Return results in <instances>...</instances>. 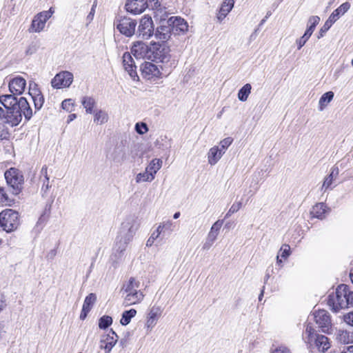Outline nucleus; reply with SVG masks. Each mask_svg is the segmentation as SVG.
<instances>
[{"instance_id": "nucleus-1", "label": "nucleus", "mask_w": 353, "mask_h": 353, "mask_svg": "<svg viewBox=\"0 0 353 353\" xmlns=\"http://www.w3.org/2000/svg\"><path fill=\"white\" fill-rule=\"evenodd\" d=\"M140 283L134 277H130L129 280L123 283L121 292L124 296L123 305L127 307L137 304L141 302L144 295L139 290Z\"/></svg>"}, {"instance_id": "nucleus-2", "label": "nucleus", "mask_w": 353, "mask_h": 353, "mask_svg": "<svg viewBox=\"0 0 353 353\" xmlns=\"http://www.w3.org/2000/svg\"><path fill=\"white\" fill-rule=\"evenodd\" d=\"M170 50L165 43H152L149 48L148 59L169 65L171 68Z\"/></svg>"}, {"instance_id": "nucleus-3", "label": "nucleus", "mask_w": 353, "mask_h": 353, "mask_svg": "<svg viewBox=\"0 0 353 353\" xmlns=\"http://www.w3.org/2000/svg\"><path fill=\"white\" fill-rule=\"evenodd\" d=\"M350 288L345 284L339 285L334 292L328 295L327 305L332 310L337 312L341 309L347 308V305H342L343 302H347L349 295Z\"/></svg>"}, {"instance_id": "nucleus-4", "label": "nucleus", "mask_w": 353, "mask_h": 353, "mask_svg": "<svg viewBox=\"0 0 353 353\" xmlns=\"http://www.w3.org/2000/svg\"><path fill=\"white\" fill-rule=\"evenodd\" d=\"M303 339L310 346L314 341L316 347L321 352H325L330 347L328 338L324 335L316 334L314 329L310 324L306 326Z\"/></svg>"}, {"instance_id": "nucleus-5", "label": "nucleus", "mask_w": 353, "mask_h": 353, "mask_svg": "<svg viewBox=\"0 0 353 353\" xmlns=\"http://www.w3.org/2000/svg\"><path fill=\"white\" fill-rule=\"evenodd\" d=\"M139 226L140 221L134 216H129L121 223L117 236L131 242Z\"/></svg>"}, {"instance_id": "nucleus-6", "label": "nucleus", "mask_w": 353, "mask_h": 353, "mask_svg": "<svg viewBox=\"0 0 353 353\" xmlns=\"http://www.w3.org/2000/svg\"><path fill=\"white\" fill-rule=\"evenodd\" d=\"M1 229L7 233L12 232L19 225V213L12 209H6L0 212Z\"/></svg>"}, {"instance_id": "nucleus-7", "label": "nucleus", "mask_w": 353, "mask_h": 353, "mask_svg": "<svg viewBox=\"0 0 353 353\" xmlns=\"http://www.w3.org/2000/svg\"><path fill=\"white\" fill-rule=\"evenodd\" d=\"M4 176L7 184L12 189V194H19L23 189L24 183V177L21 172L17 168H11L6 171Z\"/></svg>"}, {"instance_id": "nucleus-8", "label": "nucleus", "mask_w": 353, "mask_h": 353, "mask_svg": "<svg viewBox=\"0 0 353 353\" xmlns=\"http://www.w3.org/2000/svg\"><path fill=\"white\" fill-rule=\"evenodd\" d=\"M136 26V20L131 18L123 17L117 21V30L127 37H130L134 34Z\"/></svg>"}, {"instance_id": "nucleus-9", "label": "nucleus", "mask_w": 353, "mask_h": 353, "mask_svg": "<svg viewBox=\"0 0 353 353\" xmlns=\"http://www.w3.org/2000/svg\"><path fill=\"white\" fill-rule=\"evenodd\" d=\"M154 33L153 21L150 17L143 16L140 20L137 30L139 37L143 39H148Z\"/></svg>"}, {"instance_id": "nucleus-10", "label": "nucleus", "mask_w": 353, "mask_h": 353, "mask_svg": "<svg viewBox=\"0 0 353 353\" xmlns=\"http://www.w3.org/2000/svg\"><path fill=\"white\" fill-rule=\"evenodd\" d=\"M73 81V74L68 71L59 72L51 81V85L54 88L60 89L68 88Z\"/></svg>"}, {"instance_id": "nucleus-11", "label": "nucleus", "mask_w": 353, "mask_h": 353, "mask_svg": "<svg viewBox=\"0 0 353 353\" xmlns=\"http://www.w3.org/2000/svg\"><path fill=\"white\" fill-rule=\"evenodd\" d=\"M141 74L143 78L148 80H156L161 77L160 69L155 64L150 62H145L141 67Z\"/></svg>"}, {"instance_id": "nucleus-12", "label": "nucleus", "mask_w": 353, "mask_h": 353, "mask_svg": "<svg viewBox=\"0 0 353 353\" xmlns=\"http://www.w3.org/2000/svg\"><path fill=\"white\" fill-rule=\"evenodd\" d=\"M119 336L114 331L110 330L107 334L101 336L100 348L105 350V353H110L118 341Z\"/></svg>"}, {"instance_id": "nucleus-13", "label": "nucleus", "mask_w": 353, "mask_h": 353, "mask_svg": "<svg viewBox=\"0 0 353 353\" xmlns=\"http://www.w3.org/2000/svg\"><path fill=\"white\" fill-rule=\"evenodd\" d=\"M314 319L316 324L321 328L322 332H327L331 325V319L328 312L319 310L314 312Z\"/></svg>"}, {"instance_id": "nucleus-14", "label": "nucleus", "mask_w": 353, "mask_h": 353, "mask_svg": "<svg viewBox=\"0 0 353 353\" xmlns=\"http://www.w3.org/2000/svg\"><path fill=\"white\" fill-rule=\"evenodd\" d=\"M123 65L125 68V70L128 73L130 77L134 81L139 80V76L137 72V67L134 64V61L131 56V54L128 52H125L123 54Z\"/></svg>"}, {"instance_id": "nucleus-15", "label": "nucleus", "mask_w": 353, "mask_h": 353, "mask_svg": "<svg viewBox=\"0 0 353 353\" xmlns=\"http://www.w3.org/2000/svg\"><path fill=\"white\" fill-rule=\"evenodd\" d=\"M166 23L171 26L172 32L175 31L177 34L188 31V23L180 17H171L166 21Z\"/></svg>"}, {"instance_id": "nucleus-16", "label": "nucleus", "mask_w": 353, "mask_h": 353, "mask_svg": "<svg viewBox=\"0 0 353 353\" xmlns=\"http://www.w3.org/2000/svg\"><path fill=\"white\" fill-rule=\"evenodd\" d=\"M147 7V0H128L125 3V9L127 12L133 14L142 13Z\"/></svg>"}, {"instance_id": "nucleus-17", "label": "nucleus", "mask_w": 353, "mask_h": 353, "mask_svg": "<svg viewBox=\"0 0 353 353\" xmlns=\"http://www.w3.org/2000/svg\"><path fill=\"white\" fill-rule=\"evenodd\" d=\"M26 85V81L21 77H17L10 81L8 87L12 94L18 96L23 94Z\"/></svg>"}, {"instance_id": "nucleus-18", "label": "nucleus", "mask_w": 353, "mask_h": 353, "mask_svg": "<svg viewBox=\"0 0 353 353\" xmlns=\"http://www.w3.org/2000/svg\"><path fill=\"white\" fill-rule=\"evenodd\" d=\"M150 46H148L142 41H137L134 43L132 48L131 53L137 59H148Z\"/></svg>"}, {"instance_id": "nucleus-19", "label": "nucleus", "mask_w": 353, "mask_h": 353, "mask_svg": "<svg viewBox=\"0 0 353 353\" xmlns=\"http://www.w3.org/2000/svg\"><path fill=\"white\" fill-rule=\"evenodd\" d=\"M4 123L9 124L11 127L18 125L22 120V117L17 108H10L6 110L4 115Z\"/></svg>"}, {"instance_id": "nucleus-20", "label": "nucleus", "mask_w": 353, "mask_h": 353, "mask_svg": "<svg viewBox=\"0 0 353 353\" xmlns=\"http://www.w3.org/2000/svg\"><path fill=\"white\" fill-rule=\"evenodd\" d=\"M21 116H24L26 120L29 121L32 117V110L29 103L25 97H20L17 105L15 106Z\"/></svg>"}, {"instance_id": "nucleus-21", "label": "nucleus", "mask_w": 353, "mask_h": 353, "mask_svg": "<svg viewBox=\"0 0 353 353\" xmlns=\"http://www.w3.org/2000/svg\"><path fill=\"white\" fill-rule=\"evenodd\" d=\"M37 86L36 84H34V88H32L30 84L29 90V94L32 99L36 111L39 110L44 103V97Z\"/></svg>"}, {"instance_id": "nucleus-22", "label": "nucleus", "mask_w": 353, "mask_h": 353, "mask_svg": "<svg viewBox=\"0 0 353 353\" xmlns=\"http://www.w3.org/2000/svg\"><path fill=\"white\" fill-rule=\"evenodd\" d=\"M329 208L324 203H316L312 208L310 215L312 218L323 219L325 218L326 214L329 212Z\"/></svg>"}, {"instance_id": "nucleus-23", "label": "nucleus", "mask_w": 353, "mask_h": 353, "mask_svg": "<svg viewBox=\"0 0 353 353\" xmlns=\"http://www.w3.org/2000/svg\"><path fill=\"white\" fill-rule=\"evenodd\" d=\"M47 19L39 12L33 19L30 26V31L35 32H40L45 27Z\"/></svg>"}, {"instance_id": "nucleus-24", "label": "nucleus", "mask_w": 353, "mask_h": 353, "mask_svg": "<svg viewBox=\"0 0 353 353\" xmlns=\"http://www.w3.org/2000/svg\"><path fill=\"white\" fill-rule=\"evenodd\" d=\"M172 31L171 26L168 24L167 25H161L159 28H157L155 37L157 39H159L162 41V43H165L167 40H168L171 36V32Z\"/></svg>"}, {"instance_id": "nucleus-25", "label": "nucleus", "mask_w": 353, "mask_h": 353, "mask_svg": "<svg viewBox=\"0 0 353 353\" xmlns=\"http://www.w3.org/2000/svg\"><path fill=\"white\" fill-rule=\"evenodd\" d=\"M234 0H224L217 14V19L221 23L234 7Z\"/></svg>"}, {"instance_id": "nucleus-26", "label": "nucleus", "mask_w": 353, "mask_h": 353, "mask_svg": "<svg viewBox=\"0 0 353 353\" xmlns=\"http://www.w3.org/2000/svg\"><path fill=\"white\" fill-rule=\"evenodd\" d=\"M19 99L17 95L14 94H5L0 96V103L6 108V110L14 108L17 105Z\"/></svg>"}, {"instance_id": "nucleus-27", "label": "nucleus", "mask_w": 353, "mask_h": 353, "mask_svg": "<svg viewBox=\"0 0 353 353\" xmlns=\"http://www.w3.org/2000/svg\"><path fill=\"white\" fill-rule=\"evenodd\" d=\"M350 6H351L349 2L342 3L339 8L332 12L330 15L329 19L335 23L341 16L349 10Z\"/></svg>"}, {"instance_id": "nucleus-28", "label": "nucleus", "mask_w": 353, "mask_h": 353, "mask_svg": "<svg viewBox=\"0 0 353 353\" xmlns=\"http://www.w3.org/2000/svg\"><path fill=\"white\" fill-rule=\"evenodd\" d=\"M130 243V241L123 239H121L120 237L117 236L114 245L115 254H119V256L123 255Z\"/></svg>"}, {"instance_id": "nucleus-29", "label": "nucleus", "mask_w": 353, "mask_h": 353, "mask_svg": "<svg viewBox=\"0 0 353 353\" xmlns=\"http://www.w3.org/2000/svg\"><path fill=\"white\" fill-rule=\"evenodd\" d=\"M161 314L159 307H152L149 312L148 318L146 322L148 328L152 329L157 323V317Z\"/></svg>"}, {"instance_id": "nucleus-30", "label": "nucleus", "mask_w": 353, "mask_h": 353, "mask_svg": "<svg viewBox=\"0 0 353 353\" xmlns=\"http://www.w3.org/2000/svg\"><path fill=\"white\" fill-rule=\"evenodd\" d=\"M223 155L219 146L212 148L208 152V163L212 165H215Z\"/></svg>"}, {"instance_id": "nucleus-31", "label": "nucleus", "mask_w": 353, "mask_h": 353, "mask_svg": "<svg viewBox=\"0 0 353 353\" xmlns=\"http://www.w3.org/2000/svg\"><path fill=\"white\" fill-rule=\"evenodd\" d=\"M336 339L343 344L353 343V332L347 330H339L336 334Z\"/></svg>"}, {"instance_id": "nucleus-32", "label": "nucleus", "mask_w": 353, "mask_h": 353, "mask_svg": "<svg viewBox=\"0 0 353 353\" xmlns=\"http://www.w3.org/2000/svg\"><path fill=\"white\" fill-rule=\"evenodd\" d=\"M42 181L41 192L43 194H47L51 185H50V179L48 175V168L46 165H43L41 170V178Z\"/></svg>"}, {"instance_id": "nucleus-33", "label": "nucleus", "mask_w": 353, "mask_h": 353, "mask_svg": "<svg viewBox=\"0 0 353 353\" xmlns=\"http://www.w3.org/2000/svg\"><path fill=\"white\" fill-rule=\"evenodd\" d=\"M96 101L92 97H83L81 99V104L83 108L85 109V112L88 114L94 113V108L96 105Z\"/></svg>"}, {"instance_id": "nucleus-34", "label": "nucleus", "mask_w": 353, "mask_h": 353, "mask_svg": "<svg viewBox=\"0 0 353 353\" xmlns=\"http://www.w3.org/2000/svg\"><path fill=\"white\" fill-rule=\"evenodd\" d=\"M162 163L163 162L160 159H154L150 162L145 169L155 177V174L161 169Z\"/></svg>"}, {"instance_id": "nucleus-35", "label": "nucleus", "mask_w": 353, "mask_h": 353, "mask_svg": "<svg viewBox=\"0 0 353 353\" xmlns=\"http://www.w3.org/2000/svg\"><path fill=\"white\" fill-rule=\"evenodd\" d=\"M47 217L45 215V212L42 214L40 217L39 218L37 222L36 223L34 227L33 228L32 230V233L35 236H38L41 230H43V227L46 225V223L47 221Z\"/></svg>"}, {"instance_id": "nucleus-36", "label": "nucleus", "mask_w": 353, "mask_h": 353, "mask_svg": "<svg viewBox=\"0 0 353 353\" xmlns=\"http://www.w3.org/2000/svg\"><path fill=\"white\" fill-rule=\"evenodd\" d=\"M94 122L98 125H102L108 121V113L102 110L94 112Z\"/></svg>"}, {"instance_id": "nucleus-37", "label": "nucleus", "mask_w": 353, "mask_h": 353, "mask_svg": "<svg viewBox=\"0 0 353 353\" xmlns=\"http://www.w3.org/2000/svg\"><path fill=\"white\" fill-rule=\"evenodd\" d=\"M334 92L332 91L324 93L320 98L319 101V110L322 111L325 106L333 99Z\"/></svg>"}, {"instance_id": "nucleus-38", "label": "nucleus", "mask_w": 353, "mask_h": 353, "mask_svg": "<svg viewBox=\"0 0 353 353\" xmlns=\"http://www.w3.org/2000/svg\"><path fill=\"white\" fill-rule=\"evenodd\" d=\"M137 314L135 309H130L123 312L120 323L122 325H127L130 323L132 318Z\"/></svg>"}, {"instance_id": "nucleus-39", "label": "nucleus", "mask_w": 353, "mask_h": 353, "mask_svg": "<svg viewBox=\"0 0 353 353\" xmlns=\"http://www.w3.org/2000/svg\"><path fill=\"white\" fill-rule=\"evenodd\" d=\"M223 220H218L212 225L210 231L208 234V236L210 237V239H216L219 230L223 225Z\"/></svg>"}, {"instance_id": "nucleus-40", "label": "nucleus", "mask_w": 353, "mask_h": 353, "mask_svg": "<svg viewBox=\"0 0 353 353\" xmlns=\"http://www.w3.org/2000/svg\"><path fill=\"white\" fill-rule=\"evenodd\" d=\"M154 179V176L150 173L146 169L144 172L139 173L135 178L137 183L141 182H151Z\"/></svg>"}, {"instance_id": "nucleus-41", "label": "nucleus", "mask_w": 353, "mask_h": 353, "mask_svg": "<svg viewBox=\"0 0 353 353\" xmlns=\"http://www.w3.org/2000/svg\"><path fill=\"white\" fill-rule=\"evenodd\" d=\"M252 86L250 83L244 85L238 92V99L241 101H245L251 92Z\"/></svg>"}, {"instance_id": "nucleus-42", "label": "nucleus", "mask_w": 353, "mask_h": 353, "mask_svg": "<svg viewBox=\"0 0 353 353\" xmlns=\"http://www.w3.org/2000/svg\"><path fill=\"white\" fill-rule=\"evenodd\" d=\"M13 199L10 198L4 188H0V203L6 205H11Z\"/></svg>"}, {"instance_id": "nucleus-43", "label": "nucleus", "mask_w": 353, "mask_h": 353, "mask_svg": "<svg viewBox=\"0 0 353 353\" xmlns=\"http://www.w3.org/2000/svg\"><path fill=\"white\" fill-rule=\"evenodd\" d=\"M112 323V318L110 316L104 315L99 320V327L102 330L108 328Z\"/></svg>"}, {"instance_id": "nucleus-44", "label": "nucleus", "mask_w": 353, "mask_h": 353, "mask_svg": "<svg viewBox=\"0 0 353 353\" xmlns=\"http://www.w3.org/2000/svg\"><path fill=\"white\" fill-rule=\"evenodd\" d=\"M97 300V296L94 293L89 294L85 299L83 307L88 310H91Z\"/></svg>"}, {"instance_id": "nucleus-45", "label": "nucleus", "mask_w": 353, "mask_h": 353, "mask_svg": "<svg viewBox=\"0 0 353 353\" xmlns=\"http://www.w3.org/2000/svg\"><path fill=\"white\" fill-rule=\"evenodd\" d=\"M232 141L233 139L231 137L225 138L220 141L219 145L218 146L219 147V150L221 151L223 154H225L226 150L232 144Z\"/></svg>"}, {"instance_id": "nucleus-46", "label": "nucleus", "mask_w": 353, "mask_h": 353, "mask_svg": "<svg viewBox=\"0 0 353 353\" xmlns=\"http://www.w3.org/2000/svg\"><path fill=\"white\" fill-rule=\"evenodd\" d=\"M334 23L329 18L325 22L324 25L321 27L317 36L318 39H321L325 34V33L332 27Z\"/></svg>"}, {"instance_id": "nucleus-47", "label": "nucleus", "mask_w": 353, "mask_h": 353, "mask_svg": "<svg viewBox=\"0 0 353 353\" xmlns=\"http://www.w3.org/2000/svg\"><path fill=\"white\" fill-rule=\"evenodd\" d=\"M135 130L139 134H144L148 131V125L145 123L140 122L135 125Z\"/></svg>"}, {"instance_id": "nucleus-48", "label": "nucleus", "mask_w": 353, "mask_h": 353, "mask_svg": "<svg viewBox=\"0 0 353 353\" xmlns=\"http://www.w3.org/2000/svg\"><path fill=\"white\" fill-rule=\"evenodd\" d=\"M74 105V103L71 99H65L61 103L62 108L70 112L73 110Z\"/></svg>"}, {"instance_id": "nucleus-49", "label": "nucleus", "mask_w": 353, "mask_h": 353, "mask_svg": "<svg viewBox=\"0 0 353 353\" xmlns=\"http://www.w3.org/2000/svg\"><path fill=\"white\" fill-rule=\"evenodd\" d=\"M242 206L241 201L234 203L232 204L228 212L225 214V218L230 217L232 214L238 212Z\"/></svg>"}, {"instance_id": "nucleus-50", "label": "nucleus", "mask_w": 353, "mask_h": 353, "mask_svg": "<svg viewBox=\"0 0 353 353\" xmlns=\"http://www.w3.org/2000/svg\"><path fill=\"white\" fill-rule=\"evenodd\" d=\"M6 123L0 122V139H6L9 137V130L5 125Z\"/></svg>"}, {"instance_id": "nucleus-51", "label": "nucleus", "mask_w": 353, "mask_h": 353, "mask_svg": "<svg viewBox=\"0 0 353 353\" xmlns=\"http://www.w3.org/2000/svg\"><path fill=\"white\" fill-rule=\"evenodd\" d=\"M336 178L334 176H332L330 174L328 176H327L324 180V182L322 185V190H324V191H326L332 185L334 180H335Z\"/></svg>"}, {"instance_id": "nucleus-52", "label": "nucleus", "mask_w": 353, "mask_h": 353, "mask_svg": "<svg viewBox=\"0 0 353 353\" xmlns=\"http://www.w3.org/2000/svg\"><path fill=\"white\" fill-rule=\"evenodd\" d=\"M320 21V17L318 16H312L309 18L308 23L310 26H308L309 28H312V30L314 31L316 25Z\"/></svg>"}, {"instance_id": "nucleus-53", "label": "nucleus", "mask_w": 353, "mask_h": 353, "mask_svg": "<svg viewBox=\"0 0 353 353\" xmlns=\"http://www.w3.org/2000/svg\"><path fill=\"white\" fill-rule=\"evenodd\" d=\"M161 227L163 229L164 233L165 232H172L174 230L173 228V223L171 221H167L163 223H161Z\"/></svg>"}, {"instance_id": "nucleus-54", "label": "nucleus", "mask_w": 353, "mask_h": 353, "mask_svg": "<svg viewBox=\"0 0 353 353\" xmlns=\"http://www.w3.org/2000/svg\"><path fill=\"white\" fill-rule=\"evenodd\" d=\"M39 48V45L37 42L32 43L26 50L27 54H32L35 53Z\"/></svg>"}, {"instance_id": "nucleus-55", "label": "nucleus", "mask_w": 353, "mask_h": 353, "mask_svg": "<svg viewBox=\"0 0 353 353\" xmlns=\"http://www.w3.org/2000/svg\"><path fill=\"white\" fill-rule=\"evenodd\" d=\"M281 256L283 259L288 258L290 254V248L288 245H284L280 250Z\"/></svg>"}, {"instance_id": "nucleus-56", "label": "nucleus", "mask_w": 353, "mask_h": 353, "mask_svg": "<svg viewBox=\"0 0 353 353\" xmlns=\"http://www.w3.org/2000/svg\"><path fill=\"white\" fill-rule=\"evenodd\" d=\"M159 237V233L152 232L151 236L149 237V239H148V241L146 242V246L151 247L153 245L154 241L156 239H157Z\"/></svg>"}, {"instance_id": "nucleus-57", "label": "nucleus", "mask_w": 353, "mask_h": 353, "mask_svg": "<svg viewBox=\"0 0 353 353\" xmlns=\"http://www.w3.org/2000/svg\"><path fill=\"white\" fill-rule=\"evenodd\" d=\"M97 6V3L94 2V4L92 5V7L91 8V10L90 12V13L88 14V15L87 16V21H88V23H90L93 18H94V13H95V8Z\"/></svg>"}, {"instance_id": "nucleus-58", "label": "nucleus", "mask_w": 353, "mask_h": 353, "mask_svg": "<svg viewBox=\"0 0 353 353\" xmlns=\"http://www.w3.org/2000/svg\"><path fill=\"white\" fill-rule=\"evenodd\" d=\"M347 301V302H343L342 305H347V308L350 306H353V291L349 290V295H348Z\"/></svg>"}, {"instance_id": "nucleus-59", "label": "nucleus", "mask_w": 353, "mask_h": 353, "mask_svg": "<svg viewBox=\"0 0 353 353\" xmlns=\"http://www.w3.org/2000/svg\"><path fill=\"white\" fill-rule=\"evenodd\" d=\"M214 241L215 239H210V238L208 236L206 241L204 243L203 245V249L206 250H209L212 247Z\"/></svg>"}, {"instance_id": "nucleus-60", "label": "nucleus", "mask_w": 353, "mask_h": 353, "mask_svg": "<svg viewBox=\"0 0 353 353\" xmlns=\"http://www.w3.org/2000/svg\"><path fill=\"white\" fill-rule=\"evenodd\" d=\"M272 353H291L290 350L285 346L276 347Z\"/></svg>"}, {"instance_id": "nucleus-61", "label": "nucleus", "mask_w": 353, "mask_h": 353, "mask_svg": "<svg viewBox=\"0 0 353 353\" xmlns=\"http://www.w3.org/2000/svg\"><path fill=\"white\" fill-rule=\"evenodd\" d=\"M7 303L6 297L0 294V313L6 307Z\"/></svg>"}, {"instance_id": "nucleus-62", "label": "nucleus", "mask_w": 353, "mask_h": 353, "mask_svg": "<svg viewBox=\"0 0 353 353\" xmlns=\"http://www.w3.org/2000/svg\"><path fill=\"white\" fill-rule=\"evenodd\" d=\"M308 41L307 39H305L303 36L296 40V43L298 46V49L300 50Z\"/></svg>"}, {"instance_id": "nucleus-63", "label": "nucleus", "mask_w": 353, "mask_h": 353, "mask_svg": "<svg viewBox=\"0 0 353 353\" xmlns=\"http://www.w3.org/2000/svg\"><path fill=\"white\" fill-rule=\"evenodd\" d=\"M54 12V10L52 8H50L47 11H43V12H41V13L46 17V19H47L48 20L52 17V15L53 14V13Z\"/></svg>"}, {"instance_id": "nucleus-64", "label": "nucleus", "mask_w": 353, "mask_h": 353, "mask_svg": "<svg viewBox=\"0 0 353 353\" xmlns=\"http://www.w3.org/2000/svg\"><path fill=\"white\" fill-rule=\"evenodd\" d=\"M345 321L347 323L353 327V312H350L345 315Z\"/></svg>"}]
</instances>
